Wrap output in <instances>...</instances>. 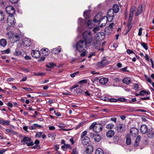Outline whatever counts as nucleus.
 <instances>
[{
  "mask_svg": "<svg viewBox=\"0 0 154 154\" xmlns=\"http://www.w3.org/2000/svg\"><path fill=\"white\" fill-rule=\"evenodd\" d=\"M45 73L44 72H38L37 73V74L38 76H43L45 75Z\"/></svg>",
  "mask_w": 154,
  "mask_h": 154,
  "instance_id": "338daca9",
  "label": "nucleus"
},
{
  "mask_svg": "<svg viewBox=\"0 0 154 154\" xmlns=\"http://www.w3.org/2000/svg\"><path fill=\"white\" fill-rule=\"evenodd\" d=\"M102 14L99 13L96 15L93 19V22L94 23H97L98 22L100 23V19L102 17Z\"/></svg>",
  "mask_w": 154,
  "mask_h": 154,
  "instance_id": "9b49d317",
  "label": "nucleus"
},
{
  "mask_svg": "<svg viewBox=\"0 0 154 154\" xmlns=\"http://www.w3.org/2000/svg\"><path fill=\"white\" fill-rule=\"evenodd\" d=\"M141 45L146 50H147L148 47L146 44L144 42H142Z\"/></svg>",
  "mask_w": 154,
  "mask_h": 154,
  "instance_id": "8fccbe9b",
  "label": "nucleus"
},
{
  "mask_svg": "<svg viewBox=\"0 0 154 154\" xmlns=\"http://www.w3.org/2000/svg\"><path fill=\"white\" fill-rule=\"evenodd\" d=\"M85 23L87 27L90 29H91L94 26V23L93 22V20H89L87 21H86Z\"/></svg>",
  "mask_w": 154,
  "mask_h": 154,
  "instance_id": "2eb2a0df",
  "label": "nucleus"
},
{
  "mask_svg": "<svg viewBox=\"0 0 154 154\" xmlns=\"http://www.w3.org/2000/svg\"><path fill=\"white\" fill-rule=\"evenodd\" d=\"M55 135L54 134H49L48 135V137L51 138L52 140H54Z\"/></svg>",
  "mask_w": 154,
  "mask_h": 154,
  "instance_id": "37998d69",
  "label": "nucleus"
},
{
  "mask_svg": "<svg viewBox=\"0 0 154 154\" xmlns=\"http://www.w3.org/2000/svg\"><path fill=\"white\" fill-rule=\"evenodd\" d=\"M131 22H129V20H128V28L129 29V31L131 29V27H132V25H131Z\"/></svg>",
  "mask_w": 154,
  "mask_h": 154,
  "instance_id": "e2e57ef3",
  "label": "nucleus"
},
{
  "mask_svg": "<svg viewBox=\"0 0 154 154\" xmlns=\"http://www.w3.org/2000/svg\"><path fill=\"white\" fill-rule=\"evenodd\" d=\"M97 66L99 67H101L103 66L102 64V62H101V61L100 62L98 63L97 64Z\"/></svg>",
  "mask_w": 154,
  "mask_h": 154,
  "instance_id": "69168bd1",
  "label": "nucleus"
},
{
  "mask_svg": "<svg viewBox=\"0 0 154 154\" xmlns=\"http://www.w3.org/2000/svg\"><path fill=\"white\" fill-rule=\"evenodd\" d=\"M115 125L112 124H109L106 126V128L108 129H111L114 128Z\"/></svg>",
  "mask_w": 154,
  "mask_h": 154,
  "instance_id": "e433bc0d",
  "label": "nucleus"
},
{
  "mask_svg": "<svg viewBox=\"0 0 154 154\" xmlns=\"http://www.w3.org/2000/svg\"><path fill=\"white\" fill-rule=\"evenodd\" d=\"M119 9V6L116 4L114 5L113 6V8L109 9L107 13L108 15L114 19L115 14L117 13Z\"/></svg>",
  "mask_w": 154,
  "mask_h": 154,
  "instance_id": "423d86ee",
  "label": "nucleus"
},
{
  "mask_svg": "<svg viewBox=\"0 0 154 154\" xmlns=\"http://www.w3.org/2000/svg\"><path fill=\"white\" fill-rule=\"evenodd\" d=\"M131 143V140L129 135L126 136V143L127 145H130Z\"/></svg>",
  "mask_w": 154,
  "mask_h": 154,
  "instance_id": "72a5a7b5",
  "label": "nucleus"
},
{
  "mask_svg": "<svg viewBox=\"0 0 154 154\" xmlns=\"http://www.w3.org/2000/svg\"><path fill=\"white\" fill-rule=\"evenodd\" d=\"M90 11L89 10L85 11L84 12V16L86 18H88V15L90 14Z\"/></svg>",
  "mask_w": 154,
  "mask_h": 154,
  "instance_id": "a19ab883",
  "label": "nucleus"
},
{
  "mask_svg": "<svg viewBox=\"0 0 154 154\" xmlns=\"http://www.w3.org/2000/svg\"><path fill=\"white\" fill-rule=\"evenodd\" d=\"M4 13L0 11V21H2L4 19Z\"/></svg>",
  "mask_w": 154,
  "mask_h": 154,
  "instance_id": "c03bdc74",
  "label": "nucleus"
},
{
  "mask_svg": "<svg viewBox=\"0 0 154 154\" xmlns=\"http://www.w3.org/2000/svg\"><path fill=\"white\" fill-rule=\"evenodd\" d=\"M84 41L86 42L88 44L92 42V34L91 32L88 31H86L82 33Z\"/></svg>",
  "mask_w": 154,
  "mask_h": 154,
  "instance_id": "f03ea898",
  "label": "nucleus"
},
{
  "mask_svg": "<svg viewBox=\"0 0 154 154\" xmlns=\"http://www.w3.org/2000/svg\"><path fill=\"white\" fill-rule=\"evenodd\" d=\"M42 127V126L41 125H38L37 124H34L32 126L29 127V128L30 130H32L35 129L37 128H40Z\"/></svg>",
  "mask_w": 154,
  "mask_h": 154,
  "instance_id": "b1692460",
  "label": "nucleus"
},
{
  "mask_svg": "<svg viewBox=\"0 0 154 154\" xmlns=\"http://www.w3.org/2000/svg\"><path fill=\"white\" fill-rule=\"evenodd\" d=\"M101 61L103 66L107 65L108 64V61L106 60L103 59Z\"/></svg>",
  "mask_w": 154,
  "mask_h": 154,
  "instance_id": "a18cd8bd",
  "label": "nucleus"
},
{
  "mask_svg": "<svg viewBox=\"0 0 154 154\" xmlns=\"http://www.w3.org/2000/svg\"><path fill=\"white\" fill-rule=\"evenodd\" d=\"M10 121L8 120H0V123L4 125H8L9 124Z\"/></svg>",
  "mask_w": 154,
  "mask_h": 154,
  "instance_id": "f704fd0d",
  "label": "nucleus"
},
{
  "mask_svg": "<svg viewBox=\"0 0 154 154\" xmlns=\"http://www.w3.org/2000/svg\"><path fill=\"white\" fill-rule=\"evenodd\" d=\"M138 130L136 128H132L130 131V134L134 136L137 135L138 134Z\"/></svg>",
  "mask_w": 154,
  "mask_h": 154,
  "instance_id": "412c9836",
  "label": "nucleus"
},
{
  "mask_svg": "<svg viewBox=\"0 0 154 154\" xmlns=\"http://www.w3.org/2000/svg\"><path fill=\"white\" fill-rule=\"evenodd\" d=\"M95 154H104V153L102 149L98 148L96 151Z\"/></svg>",
  "mask_w": 154,
  "mask_h": 154,
  "instance_id": "ea45409f",
  "label": "nucleus"
},
{
  "mask_svg": "<svg viewBox=\"0 0 154 154\" xmlns=\"http://www.w3.org/2000/svg\"><path fill=\"white\" fill-rule=\"evenodd\" d=\"M75 91L78 94L79 93L82 94H84V91L80 88L76 89L75 90Z\"/></svg>",
  "mask_w": 154,
  "mask_h": 154,
  "instance_id": "58836bf2",
  "label": "nucleus"
},
{
  "mask_svg": "<svg viewBox=\"0 0 154 154\" xmlns=\"http://www.w3.org/2000/svg\"><path fill=\"white\" fill-rule=\"evenodd\" d=\"M154 133L153 131H148L147 132V137L149 138H152L154 137Z\"/></svg>",
  "mask_w": 154,
  "mask_h": 154,
  "instance_id": "7c9ffc66",
  "label": "nucleus"
},
{
  "mask_svg": "<svg viewBox=\"0 0 154 154\" xmlns=\"http://www.w3.org/2000/svg\"><path fill=\"white\" fill-rule=\"evenodd\" d=\"M100 30V28L99 26H96L94 27L93 29V31L94 33H97V32Z\"/></svg>",
  "mask_w": 154,
  "mask_h": 154,
  "instance_id": "49530a36",
  "label": "nucleus"
},
{
  "mask_svg": "<svg viewBox=\"0 0 154 154\" xmlns=\"http://www.w3.org/2000/svg\"><path fill=\"white\" fill-rule=\"evenodd\" d=\"M56 66V64L53 62L50 63L48 65H47L46 66L49 68H52L53 66Z\"/></svg>",
  "mask_w": 154,
  "mask_h": 154,
  "instance_id": "79ce46f5",
  "label": "nucleus"
},
{
  "mask_svg": "<svg viewBox=\"0 0 154 154\" xmlns=\"http://www.w3.org/2000/svg\"><path fill=\"white\" fill-rule=\"evenodd\" d=\"M89 128L90 129H93L96 132L98 133L102 130L103 126L101 124L94 122L90 125Z\"/></svg>",
  "mask_w": 154,
  "mask_h": 154,
  "instance_id": "20e7f679",
  "label": "nucleus"
},
{
  "mask_svg": "<svg viewBox=\"0 0 154 154\" xmlns=\"http://www.w3.org/2000/svg\"><path fill=\"white\" fill-rule=\"evenodd\" d=\"M23 44L24 46L29 47L31 45V42L30 39L28 38H25L23 42Z\"/></svg>",
  "mask_w": 154,
  "mask_h": 154,
  "instance_id": "f8f14e48",
  "label": "nucleus"
},
{
  "mask_svg": "<svg viewBox=\"0 0 154 154\" xmlns=\"http://www.w3.org/2000/svg\"><path fill=\"white\" fill-rule=\"evenodd\" d=\"M117 100L118 101H119L122 102H126L127 101V99L124 97L119 98L117 99Z\"/></svg>",
  "mask_w": 154,
  "mask_h": 154,
  "instance_id": "09e8293b",
  "label": "nucleus"
},
{
  "mask_svg": "<svg viewBox=\"0 0 154 154\" xmlns=\"http://www.w3.org/2000/svg\"><path fill=\"white\" fill-rule=\"evenodd\" d=\"M7 44V42L5 39H2L0 40V45L2 47H5Z\"/></svg>",
  "mask_w": 154,
  "mask_h": 154,
  "instance_id": "2f4dec72",
  "label": "nucleus"
},
{
  "mask_svg": "<svg viewBox=\"0 0 154 154\" xmlns=\"http://www.w3.org/2000/svg\"><path fill=\"white\" fill-rule=\"evenodd\" d=\"M113 18H112V17L107 14L106 16L103 17L100 19V23H99V26L100 27L104 26L106 25L107 23V21L111 22L113 20Z\"/></svg>",
  "mask_w": 154,
  "mask_h": 154,
  "instance_id": "7ed1b4c3",
  "label": "nucleus"
},
{
  "mask_svg": "<svg viewBox=\"0 0 154 154\" xmlns=\"http://www.w3.org/2000/svg\"><path fill=\"white\" fill-rule=\"evenodd\" d=\"M103 101H109V99L106 97H101L100 98Z\"/></svg>",
  "mask_w": 154,
  "mask_h": 154,
  "instance_id": "603ef678",
  "label": "nucleus"
},
{
  "mask_svg": "<svg viewBox=\"0 0 154 154\" xmlns=\"http://www.w3.org/2000/svg\"><path fill=\"white\" fill-rule=\"evenodd\" d=\"M150 94V92L148 91H145V90H142L140 92V95L144 96L145 94H146L147 95H149Z\"/></svg>",
  "mask_w": 154,
  "mask_h": 154,
  "instance_id": "c9c22d12",
  "label": "nucleus"
},
{
  "mask_svg": "<svg viewBox=\"0 0 154 154\" xmlns=\"http://www.w3.org/2000/svg\"><path fill=\"white\" fill-rule=\"evenodd\" d=\"M140 138L141 137L139 135L137 137L134 143V147H136L138 146Z\"/></svg>",
  "mask_w": 154,
  "mask_h": 154,
  "instance_id": "c85d7f7f",
  "label": "nucleus"
},
{
  "mask_svg": "<svg viewBox=\"0 0 154 154\" xmlns=\"http://www.w3.org/2000/svg\"><path fill=\"white\" fill-rule=\"evenodd\" d=\"M101 41H96V42H92L91 43V45H92L95 48L100 50V47L101 46Z\"/></svg>",
  "mask_w": 154,
  "mask_h": 154,
  "instance_id": "4468645a",
  "label": "nucleus"
},
{
  "mask_svg": "<svg viewBox=\"0 0 154 154\" xmlns=\"http://www.w3.org/2000/svg\"><path fill=\"white\" fill-rule=\"evenodd\" d=\"M12 3H17L18 2V0H9Z\"/></svg>",
  "mask_w": 154,
  "mask_h": 154,
  "instance_id": "774afa93",
  "label": "nucleus"
},
{
  "mask_svg": "<svg viewBox=\"0 0 154 154\" xmlns=\"http://www.w3.org/2000/svg\"><path fill=\"white\" fill-rule=\"evenodd\" d=\"M87 81L86 79H83L82 80H81L80 81L79 83L80 84L82 83H86L87 82Z\"/></svg>",
  "mask_w": 154,
  "mask_h": 154,
  "instance_id": "052dcab7",
  "label": "nucleus"
},
{
  "mask_svg": "<svg viewBox=\"0 0 154 154\" xmlns=\"http://www.w3.org/2000/svg\"><path fill=\"white\" fill-rule=\"evenodd\" d=\"M61 48L60 46H59L57 48H54L51 50V52L54 54H58L61 51Z\"/></svg>",
  "mask_w": 154,
  "mask_h": 154,
  "instance_id": "6ab92c4d",
  "label": "nucleus"
},
{
  "mask_svg": "<svg viewBox=\"0 0 154 154\" xmlns=\"http://www.w3.org/2000/svg\"><path fill=\"white\" fill-rule=\"evenodd\" d=\"M40 52H42L44 56H46L49 54L50 51L47 48H44L41 49Z\"/></svg>",
  "mask_w": 154,
  "mask_h": 154,
  "instance_id": "393cba45",
  "label": "nucleus"
},
{
  "mask_svg": "<svg viewBox=\"0 0 154 154\" xmlns=\"http://www.w3.org/2000/svg\"><path fill=\"white\" fill-rule=\"evenodd\" d=\"M108 80L109 79L107 78H102L100 79L99 82L101 84L104 85L107 83Z\"/></svg>",
  "mask_w": 154,
  "mask_h": 154,
  "instance_id": "4be33fe9",
  "label": "nucleus"
},
{
  "mask_svg": "<svg viewBox=\"0 0 154 154\" xmlns=\"http://www.w3.org/2000/svg\"><path fill=\"white\" fill-rule=\"evenodd\" d=\"M31 54L32 56L35 58H38L40 56V52L38 51L32 50Z\"/></svg>",
  "mask_w": 154,
  "mask_h": 154,
  "instance_id": "f3484780",
  "label": "nucleus"
},
{
  "mask_svg": "<svg viewBox=\"0 0 154 154\" xmlns=\"http://www.w3.org/2000/svg\"><path fill=\"white\" fill-rule=\"evenodd\" d=\"M82 139V142L84 145H86L90 142V139L88 137H85Z\"/></svg>",
  "mask_w": 154,
  "mask_h": 154,
  "instance_id": "aec40b11",
  "label": "nucleus"
},
{
  "mask_svg": "<svg viewBox=\"0 0 154 154\" xmlns=\"http://www.w3.org/2000/svg\"><path fill=\"white\" fill-rule=\"evenodd\" d=\"M88 43L83 40H81L77 42L76 44V50L79 52H82L80 54L81 57H84L87 54L85 51Z\"/></svg>",
  "mask_w": 154,
  "mask_h": 154,
  "instance_id": "f257e3e1",
  "label": "nucleus"
},
{
  "mask_svg": "<svg viewBox=\"0 0 154 154\" xmlns=\"http://www.w3.org/2000/svg\"><path fill=\"white\" fill-rule=\"evenodd\" d=\"M109 101L111 102H116L118 101V100L114 98L109 99Z\"/></svg>",
  "mask_w": 154,
  "mask_h": 154,
  "instance_id": "864d4df0",
  "label": "nucleus"
},
{
  "mask_svg": "<svg viewBox=\"0 0 154 154\" xmlns=\"http://www.w3.org/2000/svg\"><path fill=\"white\" fill-rule=\"evenodd\" d=\"M31 139L27 137H26L22 139L21 140V142H24V144H27L29 141H30Z\"/></svg>",
  "mask_w": 154,
  "mask_h": 154,
  "instance_id": "473e14b6",
  "label": "nucleus"
},
{
  "mask_svg": "<svg viewBox=\"0 0 154 154\" xmlns=\"http://www.w3.org/2000/svg\"><path fill=\"white\" fill-rule=\"evenodd\" d=\"M7 35L8 38L12 42L14 43L19 40V36L17 34H14L12 32H8Z\"/></svg>",
  "mask_w": 154,
  "mask_h": 154,
  "instance_id": "39448f33",
  "label": "nucleus"
},
{
  "mask_svg": "<svg viewBox=\"0 0 154 154\" xmlns=\"http://www.w3.org/2000/svg\"><path fill=\"white\" fill-rule=\"evenodd\" d=\"M114 131L113 130H110L107 132L106 135L108 137H111L114 136Z\"/></svg>",
  "mask_w": 154,
  "mask_h": 154,
  "instance_id": "a878e982",
  "label": "nucleus"
},
{
  "mask_svg": "<svg viewBox=\"0 0 154 154\" xmlns=\"http://www.w3.org/2000/svg\"><path fill=\"white\" fill-rule=\"evenodd\" d=\"M122 82L128 85L131 83V79L129 78L125 77L122 80Z\"/></svg>",
  "mask_w": 154,
  "mask_h": 154,
  "instance_id": "bb28decb",
  "label": "nucleus"
},
{
  "mask_svg": "<svg viewBox=\"0 0 154 154\" xmlns=\"http://www.w3.org/2000/svg\"><path fill=\"white\" fill-rule=\"evenodd\" d=\"M127 52L128 54H130L132 53H134L135 55V54L134 53L133 51L131 50L130 49H128L127 50Z\"/></svg>",
  "mask_w": 154,
  "mask_h": 154,
  "instance_id": "0e129e2a",
  "label": "nucleus"
},
{
  "mask_svg": "<svg viewBox=\"0 0 154 154\" xmlns=\"http://www.w3.org/2000/svg\"><path fill=\"white\" fill-rule=\"evenodd\" d=\"M79 72H75L72 73L70 74V75L72 77H74L78 74Z\"/></svg>",
  "mask_w": 154,
  "mask_h": 154,
  "instance_id": "4d7b16f0",
  "label": "nucleus"
},
{
  "mask_svg": "<svg viewBox=\"0 0 154 154\" xmlns=\"http://www.w3.org/2000/svg\"><path fill=\"white\" fill-rule=\"evenodd\" d=\"M27 146H32V145H33L34 143L32 141V140H31L30 139V141H29V142H28L27 143Z\"/></svg>",
  "mask_w": 154,
  "mask_h": 154,
  "instance_id": "13d9d810",
  "label": "nucleus"
},
{
  "mask_svg": "<svg viewBox=\"0 0 154 154\" xmlns=\"http://www.w3.org/2000/svg\"><path fill=\"white\" fill-rule=\"evenodd\" d=\"M137 9V8L135 6H133L131 8L129 14V22H130L131 21L133 15V12L135 11Z\"/></svg>",
  "mask_w": 154,
  "mask_h": 154,
  "instance_id": "dca6fc26",
  "label": "nucleus"
},
{
  "mask_svg": "<svg viewBox=\"0 0 154 154\" xmlns=\"http://www.w3.org/2000/svg\"><path fill=\"white\" fill-rule=\"evenodd\" d=\"M42 133L41 132H38L36 134L35 137H40L42 135Z\"/></svg>",
  "mask_w": 154,
  "mask_h": 154,
  "instance_id": "5fc2aeb1",
  "label": "nucleus"
},
{
  "mask_svg": "<svg viewBox=\"0 0 154 154\" xmlns=\"http://www.w3.org/2000/svg\"><path fill=\"white\" fill-rule=\"evenodd\" d=\"M114 24L113 23H110L109 26L105 29V33L106 35H109L111 34L112 31L113 27Z\"/></svg>",
  "mask_w": 154,
  "mask_h": 154,
  "instance_id": "6e6552de",
  "label": "nucleus"
},
{
  "mask_svg": "<svg viewBox=\"0 0 154 154\" xmlns=\"http://www.w3.org/2000/svg\"><path fill=\"white\" fill-rule=\"evenodd\" d=\"M10 51L9 49H8L6 50L5 51H2V54H8L10 53Z\"/></svg>",
  "mask_w": 154,
  "mask_h": 154,
  "instance_id": "6e6d98bb",
  "label": "nucleus"
},
{
  "mask_svg": "<svg viewBox=\"0 0 154 154\" xmlns=\"http://www.w3.org/2000/svg\"><path fill=\"white\" fill-rule=\"evenodd\" d=\"M124 127V125L123 124H119L118 125L117 127L116 128V129L118 132H120L121 130Z\"/></svg>",
  "mask_w": 154,
  "mask_h": 154,
  "instance_id": "c756f323",
  "label": "nucleus"
},
{
  "mask_svg": "<svg viewBox=\"0 0 154 154\" xmlns=\"http://www.w3.org/2000/svg\"><path fill=\"white\" fill-rule=\"evenodd\" d=\"M140 131L143 134H145L148 131L147 126L145 125H142L140 128Z\"/></svg>",
  "mask_w": 154,
  "mask_h": 154,
  "instance_id": "a211bd4d",
  "label": "nucleus"
},
{
  "mask_svg": "<svg viewBox=\"0 0 154 154\" xmlns=\"http://www.w3.org/2000/svg\"><path fill=\"white\" fill-rule=\"evenodd\" d=\"M57 125L59 128H62L61 130H62L63 131H69L71 130L72 129H65V128H64L65 127V125L64 124H62V123H59Z\"/></svg>",
  "mask_w": 154,
  "mask_h": 154,
  "instance_id": "cd10ccee",
  "label": "nucleus"
},
{
  "mask_svg": "<svg viewBox=\"0 0 154 154\" xmlns=\"http://www.w3.org/2000/svg\"><path fill=\"white\" fill-rule=\"evenodd\" d=\"M87 133V131H83L81 135V138H82V137H85V136L86 135Z\"/></svg>",
  "mask_w": 154,
  "mask_h": 154,
  "instance_id": "3c124183",
  "label": "nucleus"
},
{
  "mask_svg": "<svg viewBox=\"0 0 154 154\" xmlns=\"http://www.w3.org/2000/svg\"><path fill=\"white\" fill-rule=\"evenodd\" d=\"M90 137L91 138H94L96 142H99L101 138L100 136L98 135H94L92 133H90Z\"/></svg>",
  "mask_w": 154,
  "mask_h": 154,
  "instance_id": "ddd939ff",
  "label": "nucleus"
},
{
  "mask_svg": "<svg viewBox=\"0 0 154 154\" xmlns=\"http://www.w3.org/2000/svg\"><path fill=\"white\" fill-rule=\"evenodd\" d=\"M104 38V33L103 32H99L97 34L96 36V41H101Z\"/></svg>",
  "mask_w": 154,
  "mask_h": 154,
  "instance_id": "9d476101",
  "label": "nucleus"
},
{
  "mask_svg": "<svg viewBox=\"0 0 154 154\" xmlns=\"http://www.w3.org/2000/svg\"><path fill=\"white\" fill-rule=\"evenodd\" d=\"M72 154H78V151L76 148H74L73 149Z\"/></svg>",
  "mask_w": 154,
  "mask_h": 154,
  "instance_id": "bf43d9fd",
  "label": "nucleus"
},
{
  "mask_svg": "<svg viewBox=\"0 0 154 154\" xmlns=\"http://www.w3.org/2000/svg\"><path fill=\"white\" fill-rule=\"evenodd\" d=\"M142 29L141 28H140L139 29V32L138 33V35L139 36L141 35L142 33Z\"/></svg>",
  "mask_w": 154,
  "mask_h": 154,
  "instance_id": "680f3d73",
  "label": "nucleus"
},
{
  "mask_svg": "<svg viewBox=\"0 0 154 154\" xmlns=\"http://www.w3.org/2000/svg\"><path fill=\"white\" fill-rule=\"evenodd\" d=\"M6 12L9 14V15H13L15 12V10L14 8L11 5L7 6L5 8Z\"/></svg>",
  "mask_w": 154,
  "mask_h": 154,
  "instance_id": "1a4fd4ad",
  "label": "nucleus"
},
{
  "mask_svg": "<svg viewBox=\"0 0 154 154\" xmlns=\"http://www.w3.org/2000/svg\"><path fill=\"white\" fill-rule=\"evenodd\" d=\"M133 87L134 89L137 91V90L139 88V85L135 83L133 85Z\"/></svg>",
  "mask_w": 154,
  "mask_h": 154,
  "instance_id": "de8ad7c7",
  "label": "nucleus"
},
{
  "mask_svg": "<svg viewBox=\"0 0 154 154\" xmlns=\"http://www.w3.org/2000/svg\"><path fill=\"white\" fill-rule=\"evenodd\" d=\"M14 55L16 56H19L21 54V52L19 51L18 49L16 48L15 50V51L14 53Z\"/></svg>",
  "mask_w": 154,
  "mask_h": 154,
  "instance_id": "4c0bfd02",
  "label": "nucleus"
},
{
  "mask_svg": "<svg viewBox=\"0 0 154 154\" xmlns=\"http://www.w3.org/2000/svg\"><path fill=\"white\" fill-rule=\"evenodd\" d=\"M16 22V20L13 15H9L7 18V24L10 26H13Z\"/></svg>",
  "mask_w": 154,
  "mask_h": 154,
  "instance_id": "0eeeda50",
  "label": "nucleus"
},
{
  "mask_svg": "<svg viewBox=\"0 0 154 154\" xmlns=\"http://www.w3.org/2000/svg\"><path fill=\"white\" fill-rule=\"evenodd\" d=\"M143 7V5H141L139 6L137 11L135 14V16H137L142 13Z\"/></svg>",
  "mask_w": 154,
  "mask_h": 154,
  "instance_id": "5701e85b",
  "label": "nucleus"
}]
</instances>
